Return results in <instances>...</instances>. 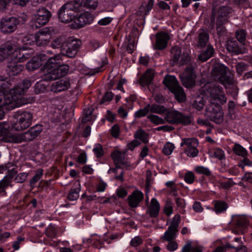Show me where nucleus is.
<instances>
[{
  "label": "nucleus",
  "instance_id": "f257e3e1",
  "mask_svg": "<svg viewBox=\"0 0 252 252\" xmlns=\"http://www.w3.org/2000/svg\"><path fill=\"white\" fill-rule=\"evenodd\" d=\"M73 72V68L68 64H64V105H66L64 119H66V125L69 124L74 115V106L76 101L75 92L76 84L74 78L64 76Z\"/></svg>",
  "mask_w": 252,
  "mask_h": 252
},
{
  "label": "nucleus",
  "instance_id": "f03ea898",
  "mask_svg": "<svg viewBox=\"0 0 252 252\" xmlns=\"http://www.w3.org/2000/svg\"><path fill=\"white\" fill-rule=\"evenodd\" d=\"M62 56L58 55L49 58L43 66L44 74L42 78L45 81L54 80L63 76Z\"/></svg>",
  "mask_w": 252,
  "mask_h": 252
},
{
  "label": "nucleus",
  "instance_id": "7ed1b4c3",
  "mask_svg": "<svg viewBox=\"0 0 252 252\" xmlns=\"http://www.w3.org/2000/svg\"><path fill=\"white\" fill-rule=\"evenodd\" d=\"M75 9H64V23L73 29H80L87 24H91L94 20L91 14L85 13L79 15Z\"/></svg>",
  "mask_w": 252,
  "mask_h": 252
},
{
  "label": "nucleus",
  "instance_id": "20e7f679",
  "mask_svg": "<svg viewBox=\"0 0 252 252\" xmlns=\"http://www.w3.org/2000/svg\"><path fill=\"white\" fill-rule=\"evenodd\" d=\"M214 79L219 81L225 87L233 83V73L222 64H216L212 71Z\"/></svg>",
  "mask_w": 252,
  "mask_h": 252
},
{
  "label": "nucleus",
  "instance_id": "39448f33",
  "mask_svg": "<svg viewBox=\"0 0 252 252\" xmlns=\"http://www.w3.org/2000/svg\"><path fill=\"white\" fill-rule=\"evenodd\" d=\"M32 114L29 111H18L13 115L11 126L16 131H22L29 127L32 122Z\"/></svg>",
  "mask_w": 252,
  "mask_h": 252
},
{
  "label": "nucleus",
  "instance_id": "423d86ee",
  "mask_svg": "<svg viewBox=\"0 0 252 252\" xmlns=\"http://www.w3.org/2000/svg\"><path fill=\"white\" fill-rule=\"evenodd\" d=\"M26 21L24 17L10 16L2 18L0 21V30L4 34H10L15 32L18 26Z\"/></svg>",
  "mask_w": 252,
  "mask_h": 252
},
{
  "label": "nucleus",
  "instance_id": "0eeeda50",
  "mask_svg": "<svg viewBox=\"0 0 252 252\" xmlns=\"http://www.w3.org/2000/svg\"><path fill=\"white\" fill-rule=\"evenodd\" d=\"M209 102L205 109V116L211 121L221 124L223 121V113L221 107L215 102Z\"/></svg>",
  "mask_w": 252,
  "mask_h": 252
},
{
  "label": "nucleus",
  "instance_id": "6e6552de",
  "mask_svg": "<svg viewBox=\"0 0 252 252\" xmlns=\"http://www.w3.org/2000/svg\"><path fill=\"white\" fill-rule=\"evenodd\" d=\"M98 5L97 0H75L64 4V9L79 10L83 6L89 9H95Z\"/></svg>",
  "mask_w": 252,
  "mask_h": 252
},
{
  "label": "nucleus",
  "instance_id": "1a4fd4ad",
  "mask_svg": "<svg viewBox=\"0 0 252 252\" xmlns=\"http://www.w3.org/2000/svg\"><path fill=\"white\" fill-rule=\"evenodd\" d=\"M198 141L195 138H183L180 146L183 147L185 153L189 157H195L198 155L197 147Z\"/></svg>",
  "mask_w": 252,
  "mask_h": 252
},
{
  "label": "nucleus",
  "instance_id": "9d476101",
  "mask_svg": "<svg viewBox=\"0 0 252 252\" xmlns=\"http://www.w3.org/2000/svg\"><path fill=\"white\" fill-rule=\"evenodd\" d=\"M180 221V216L178 215H175L171 224L161 237V239L166 241L174 240L177 236Z\"/></svg>",
  "mask_w": 252,
  "mask_h": 252
},
{
  "label": "nucleus",
  "instance_id": "9b49d317",
  "mask_svg": "<svg viewBox=\"0 0 252 252\" xmlns=\"http://www.w3.org/2000/svg\"><path fill=\"white\" fill-rule=\"evenodd\" d=\"M35 20L34 23L32 25L33 28H40L41 26L46 24L51 16V13L45 8H39L35 14Z\"/></svg>",
  "mask_w": 252,
  "mask_h": 252
},
{
  "label": "nucleus",
  "instance_id": "f8f14e48",
  "mask_svg": "<svg viewBox=\"0 0 252 252\" xmlns=\"http://www.w3.org/2000/svg\"><path fill=\"white\" fill-rule=\"evenodd\" d=\"M180 77L183 85L186 88H191L194 86L196 76L192 67H187Z\"/></svg>",
  "mask_w": 252,
  "mask_h": 252
},
{
  "label": "nucleus",
  "instance_id": "ddd939ff",
  "mask_svg": "<svg viewBox=\"0 0 252 252\" xmlns=\"http://www.w3.org/2000/svg\"><path fill=\"white\" fill-rule=\"evenodd\" d=\"M81 41L77 38L73 37H69L65 42V46L64 47V51L65 53H64V56H66L68 58L74 57L80 47Z\"/></svg>",
  "mask_w": 252,
  "mask_h": 252
},
{
  "label": "nucleus",
  "instance_id": "4468645a",
  "mask_svg": "<svg viewBox=\"0 0 252 252\" xmlns=\"http://www.w3.org/2000/svg\"><path fill=\"white\" fill-rule=\"evenodd\" d=\"M172 57L173 64H179L183 65L189 63L190 58L187 53H182L180 47L176 46L172 47L171 51Z\"/></svg>",
  "mask_w": 252,
  "mask_h": 252
},
{
  "label": "nucleus",
  "instance_id": "2eb2a0df",
  "mask_svg": "<svg viewBox=\"0 0 252 252\" xmlns=\"http://www.w3.org/2000/svg\"><path fill=\"white\" fill-rule=\"evenodd\" d=\"M209 92L210 94L209 101L219 102L224 104L226 102L227 99L223 92L222 88L220 86H213L210 88Z\"/></svg>",
  "mask_w": 252,
  "mask_h": 252
},
{
  "label": "nucleus",
  "instance_id": "dca6fc26",
  "mask_svg": "<svg viewBox=\"0 0 252 252\" xmlns=\"http://www.w3.org/2000/svg\"><path fill=\"white\" fill-rule=\"evenodd\" d=\"M32 83L30 80L25 79L22 82L18 83L10 91V93L15 96L24 94L28 89L31 86Z\"/></svg>",
  "mask_w": 252,
  "mask_h": 252
},
{
  "label": "nucleus",
  "instance_id": "f3484780",
  "mask_svg": "<svg viewBox=\"0 0 252 252\" xmlns=\"http://www.w3.org/2000/svg\"><path fill=\"white\" fill-rule=\"evenodd\" d=\"M156 42L154 46L155 49L163 50L165 48L169 39V34L165 32H158L156 34Z\"/></svg>",
  "mask_w": 252,
  "mask_h": 252
},
{
  "label": "nucleus",
  "instance_id": "a211bd4d",
  "mask_svg": "<svg viewBox=\"0 0 252 252\" xmlns=\"http://www.w3.org/2000/svg\"><path fill=\"white\" fill-rule=\"evenodd\" d=\"M11 56L15 62H23L31 57V54L26 50L16 49L15 46Z\"/></svg>",
  "mask_w": 252,
  "mask_h": 252
},
{
  "label": "nucleus",
  "instance_id": "6ab92c4d",
  "mask_svg": "<svg viewBox=\"0 0 252 252\" xmlns=\"http://www.w3.org/2000/svg\"><path fill=\"white\" fill-rule=\"evenodd\" d=\"M15 45L10 42H7L0 47V62L3 61L11 55Z\"/></svg>",
  "mask_w": 252,
  "mask_h": 252
},
{
  "label": "nucleus",
  "instance_id": "aec40b11",
  "mask_svg": "<svg viewBox=\"0 0 252 252\" xmlns=\"http://www.w3.org/2000/svg\"><path fill=\"white\" fill-rule=\"evenodd\" d=\"M143 197L144 195L142 192L139 190L134 191L127 198L129 206L131 208L137 207Z\"/></svg>",
  "mask_w": 252,
  "mask_h": 252
},
{
  "label": "nucleus",
  "instance_id": "412c9836",
  "mask_svg": "<svg viewBox=\"0 0 252 252\" xmlns=\"http://www.w3.org/2000/svg\"><path fill=\"white\" fill-rule=\"evenodd\" d=\"M160 205L158 201L153 198L150 205L147 207L146 212L151 218H156L159 214Z\"/></svg>",
  "mask_w": 252,
  "mask_h": 252
},
{
  "label": "nucleus",
  "instance_id": "4be33fe9",
  "mask_svg": "<svg viewBox=\"0 0 252 252\" xmlns=\"http://www.w3.org/2000/svg\"><path fill=\"white\" fill-rule=\"evenodd\" d=\"M37 127V126L32 127L26 132L22 133L23 142L32 141L40 133L41 129H36Z\"/></svg>",
  "mask_w": 252,
  "mask_h": 252
},
{
  "label": "nucleus",
  "instance_id": "5701e85b",
  "mask_svg": "<svg viewBox=\"0 0 252 252\" xmlns=\"http://www.w3.org/2000/svg\"><path fill=\"white\" fill-rule=\"evenodd\" d=\"M23 69V65L14 62L7 65L6 71L9 76H13L20 73Z\"/></svg>",
  "mask_w": 252,
  "mask_h": 252
},
{
  "label": "nucleus",
  "instance_id": "b1692460",
  "mask_svg": "<svg viewBox=\"0 0 252 252\" xmlns=\"http://www.w3.org/2000/svg\"><path fill=\"white\" fill-rule=\"evenodd\" d=\"M154 76V71L148 69L139 79V84L143 87L149 85L152 81Z\"/></svg>",
  "mask_w": 252,
  "mask_h": 252
},
{
  "label": "nucleus",
  "instance_id": "393cba45",
  "mask_svg": "<svg viewBox=\"0 0 252 252\" xmlns=\"http://www.w3.org/2000/svg\"><path fill=\"white\" fill-rule=\"evenodd\" d=\"M209 35L208 32L201 29L199 31L197 46L200 48L204 47L208 42Z\"/></svg>",
  "mask_w": 252,
  "mask_h": 252
},
{
  "label": "nucleus",
  "instance_id": "a878e982",
  "mask_svg": "<svg viewBox=\"0 0 252 252\" xmlns=\"http://www.w3.org/2000/svg\"><path fill=\"white\" fill-rule=\"evenodd\" d=\"M163 83L170 91L179 85L175 77L172 75L166 76L163 80Z\"/></svg>",
  "mask_w": 252,
  "mask_h": 252
},
{
  "label": "nucleus",
  "instance_id": "bb28decb",
  "mask_svg": "<svg viewBox=\"0 0 252 252\" xmlns=\"http://www.w3.org/2000/svg\"><path fill=\"white\" fill-rule=\"evenodd\" d=\"M180 113L181 112L175 110L169 111L166 113L165 116V120L169 124H178Z\"/></svg>",
  "mask_w": 252,
  "mask_h": 252
},
{
  "label": "nucleus",
  "instance_id": "cd10ccee",
  "mask_svg": "<svg viewBox=\"0 0 252 252\" xmlns=\"http://www.w3.org/2000/svg\"><path fill=\"white\" fill-rule=\"evenodd\" d=\"M227 50L230 52L238 54L242 53V50L237 41L229 39L227 43Z\"/></svg>",
  "mask_w": 252,
  "mask_h": 252
},
{
  "label": "nucleus",
  "instance_id": "c85d7f7f",
  "mask_svg": "<svg viewBox=\"0 0 252 252\" xmlns=\"http://www.w3.org/2000/svg\"><path fill=\"white\" fill-rule=\"evenodd\" d=\"M214 53V49L212 45H208L207 48L198 56V59L202 62H205Z\"/></svg>",
  "mask_w": 252,
  "mask_h": 252
},
{
  "label": "nucleus",
  "instance_id": "c756f323",
  "mask_svg": "<svg viewBox=\"0 0 252 252\" xmlns=\"http://www.w3.org/2000/svg\"><path fill=\"white\" fill-rule=\"evenodd\" d=\"M41 64L42 63L39 58L34 57L28 62L26 68L29 71H33L38 68Z\"/></svg>",
  "mask_w": 252,
  "mask_h": 252
},
{
  "label": "nucleus",
  "instance_id": "7c9ffc66",
  "mask_svg": "<svg viewBox=\"0 0 252 252\" xmlns=\"http://www.w3.org/2000/svg\"><path fill=\"white\" fill-rule=\"evenodd\" d=\"M175 95V98L179 102H183L186 100V94L183 89L180 85L171 91Z\"/></svg>",
  "mask_w": 252,
  "mask_h": 252
},
{
  "label": "nucleus",
  "instance_id": "2f4dec72",
  "mask_svg": "<svg viewBox=\"0 0 252 252\" xmlns=\"http://www.w3.org/2000/svg\"><path fill=\"white\" fill-rule=\"evenodd\" d=\"M235 221L236 227L241 231L246 227L248 223L247 218L244 216L237 217L235 218Z\"/></svg>",
  "mask_w": 252,
  "mask_h": 252
},
{
  "label": "nucleus",
  "instance_id": "473e14b6",
  "mask_svg": "<svg viewBox=\"0 0 252 252\" xmlns=\"http://www.w3.org/2000/svg\"><path fill=\"white\" fill-rule=\"evenodd\" d=\"M210 156L212 158H216L220 160L225 159L224 152L219 148H214L210 151Z\"/></svg>",
  "mask_w": 252,
  "mask_h": 252
},
{
  "label": "nucleus",
  "instance_id": "72a5a7b5",
  "mask_svg": "<svg viewBox=\"0 0 252 252\" xmlns=\"http://www.w3.org/2000/svg\"><path fill=\"white\" fill-rule=\"evenodd\" d=\"M231 12V9L228 6H222L218 11L217 19H227V16Z\"/></svg>",
  "mask_w": 252,
  "mask_h": 252
},
{
  "label": "nucleus",
  "instance_id": "f704fd0d",
  "mask_svg": "<svg viewBox=\"0 0 252 252\" xmlns=\"http://www.w3.org/2000/svg\"><path fill=\"white\" fill-rule=\"evenodd\" d=\"M11 80H7V78L3 76H0V93L8 89L12 86Z\"/></svg>",
  "mask_w": 252,
  "mask_h": 252
},
{
  "label": "nucleus",
  "instance_id": "c9c22d12",
  "mask_svg": "<svg viewBox=\"0 0 252 252\" xmlns=\"http://www.w3.org/2000/svg\"><path fill=\"white\" fill-rule=\"evenodd\" d=\"M124 156V154L118 150H115L111 154V157L116 164H119L123 162Z\"/></svg>",
  "mask_w": 252,
  "mask_h": 252
},
{
  "label": "nucleus",
  "instance_id": "e433bc0d",
  "mask_svg": "<svg viewBox=\"0 0 252 252\" xmlns=\"http://www.w3.org/2000/svg\"><path fill=\"white\" fill-rule=\"evenodd\" d=\"M233 150L234 152L239 156L245 158L248 155L247 150L240 144H235L233 148Z\"/></svg>",
  "mask_w": 252,
  "mask_h": 252
},
{
  "label": "nucleus",
  "instance_id": "4c0bfd02",
  "mask_svg": "<svg viewBox=\"0 0 252 252\" xmlns=\"http://www.w3.org/2000/svg\"><path fill=\"white\" fill-rule=\"evenodd\" d=\"M227 22V19H217V31L218 34L221 35L224 33L225 29L223 25Z\"/></svg>",
  "mask_w": 252,
  "mask_h": 252
},
{
  "label": "nucleus",
  "instance_id": "58836bf2",
  "mask_svg": "<svg viewBox=\"0 0 252 252\" xmlns=\"http://www.w3.org/2000/svg\"><path fill=\"white\" fill-rule=\"evenodd\" d=\"M134 137L137 139L141 140L144 143H147L149 141L148 134L141 129L136 132Z\"/></svg>",
  "mask_w": 252,
  "mask_h": 252
},
{
  "label": "nucleus",
  "instance_id": "ea45409f",
  "mask_svg": "<svg viewBox=\"0 0 252 252\" xmlns=\"http://www.w3.org/2000/svg\"><path fill=\"white\" fill-rule=\"evenodd\" d=\"M192 117L190 115H187L180 113V116L179 117L178 124H180L184 125H188L192 122Z\"/></svg>",
  "mask_w": 252,
  "mask_h": 252
},
{
  "label": "nucleus",
  "instance_id": "a19ab883",
  "mask_svg": "<svg viewBox=\"0 0 252 252\" xmlns=\"http://www.w3.org/2000/svg\"><path fill=\"white\" fill-rule=\"evenodd\" d=\"M154 3V0H148L147 4L142 5L139 9L140 12L147 15L152 9Z\"/></svg>",
  "mask_w": 252,
  "mask_h": 252
},
{
  "label": "nucleus",
  "instance_id": "79ce46f5",
  "mask_svg": "<svg viewBox=\"0 0 252 252\" xmlns=\"http://www.w3.org/2000/svg\"><path fill=\"white\" fill-rule=\"evenodd\" d=\"M12 187V184H9L8 181L2 179L0 181V194L4 195L6 194V189L9 187Z\"/></svg>",
  "mask_w": 252,
  "mask_h": 252
},
{
  "label": "nucleus",
  "instance_id": "37998d69",
  "mask_svg": "<svg viewBox=\"0 0 252 252\" xmlns=\"http://www.w3.org/2000/svg\"><path fill=\"white\" fill-rule=\"evenodd\" d=\"M227 208V204L223 201H217L215 204V211L217 214L224 212Z\"/></svg>",
  "mask_w": 252,
  "mask_h": 252
},
{
  "label": "nucleus",
  "instance_id": "c03bdc74",
  "mask_svg": "<svg viewBox=\"0 0 252 252\" xmlns=\"http://www.w3.org/2000/svg\"><path fill=\"white\" fill-rule=\"evenodd\" d=\"M80 191V188L79 187L70 189L69 193L67 195V199L70 201L77 200L79 197Z\"/></svg>",
  "mask_w": 252,
  "mask_h": 252
},
{
  "label": "nucleus",
  "instance_id": "a18cd8bd",
  "mask_svg": "<svg viewBox=\"0 0 252 252\" xmlns=\"http://www.w3.org/2000/svg\"><path fill=\"white\" fill-rule=\"evenodd\" d=\"M166 109L165 107L157 104L150 105V111L151 113L161 114L165 112Z\"/></svg>",
  "mask_w": 252,
  "mask_h": 252
},
{
  "label": "nucleus",
  "instance_id": "49530a36",
  "mask_svg": "<svg viewBox=\"0 0 252 252\" xmlns=\"http://www.w3.org/2000/svg\"><path fill=\"white\" fill-rule=\"evenodd\" d=\"M51 91L54 93H59L63 91V83L62 80L53 83L51 86Z\"/></svg>",
  "mask_w": 252,
  "mask_h": 252
},
{
  "label": "nucleus",
  "instance_id": "de8ad7c7",
  "mask_svg": "<svg viewBox=\"0 0 252 252\" xmlns=\"http://www.w3.org/2000/svg\"><path fill=\"white\" fill-rule=\"evenodd\" d=\"M193 106L194 108L200 111L202 110L204 106V99L202 97H197L193 103Z\"/></svg>",
  "mask_w": 252,
  "mask_h": 252
},
{
  "label": "nucleus",
  "instance_id": "09e8293b",
  "mask_svg": "<svg viewBox=\"0 0 252 252\" xmlns=\"http://www.w3.org/2000/svg\"><path fill=\"white\" fill-rule=\"evenodd\" d=\"M63 118V113L61 109H55L52 118V121L55 123L61 122Z\"/></svg>",
  "mask_w": 252,
  "mask_h": 252
},
{
  "label": "nucleus",
  "instance_id": "8fccbe9b",
  "mask_svg": "<svg viewBox=\"0 0 252 252\" xmlns=\"http://www.w3.org/2000/svg\"><path fill=\"white\" fill-rule=\"evenodd\" d=\"M22 133L18 135L12 134L7 137V141L8 142L19 143L23 142Z\"/></svg>",
  "mask_w": 252,
  "mask_h": 252
},
{
  "label": "nucleus",
  "instance_id": "3c124183",
  "mask_svg": "<svg viewBox=\"0 0 252 252\" xmlns=\"http://www.w3.org/2000/svg\"><path fill=\"white\" fill-rule=\"evenodd\" d=\"M235 35L237 40L241 43L244 44L246 37V33L245 31L244 30H238L236 32Z\"/></svg>",
  "mask_w": 252,
  "mask_h": 252
},
{
  "label": "nucleus",
  "instance_id": "603ef678",
  "mask_svg": "<svg viewBox=\"0 0 252 252\" xmlns=\"http://www.w3.org/2000/svg\"><path fill=\"white\" fill-rule=\"evenodd\" d=\"M175 147L174 145L171 143L167 142L163 146L162 152L165 155H170L173 152Z\"/></svg>",
  "mask_w": 252,
  "mask_h": 252
},
{
  "label": "nucleus",
  "instance_id": "864d4df0",
  "mask_svg": "<svg viewBox=\"0 0 252 252\" xmlns=\"http://www.w3.org/2000/svg\"><path fill=\"white\" fill-rule=\"evenodd\" d=\"M150 111V105H147L144 108L137 111L134 114L135 118H140L145 116Z\"/></svg>",
  "mask_w": 252,
  "mask_h": 252
},
{
  "label": "nucleus",
  "instance_id": "5fc2aeb1",
  "mask_svg": "<svg viewBox=\"0 0 252 252\" xmlns=\"http://www.w3.org/2000/svg\"><path fill=\"white\" fill-rule=\"evenodd\" d=\"M148 118L150 120L151 122L157 125L159 124H163L165 123V121L163 119L159 117L157 115H149L148 116Z\"/></svg>",
  "mask_w": 252,
  "mask_h": 252
},
{
  "label": "nucleus",
  "instance_id": "6e6d98bb",
  "mask_svg": "<svg viewBox=\"0 0 252 252\" xmlns=\"http://www.w3.org/2000/svg\"><path fill=\"white\" fill-rule=\"evenodd\" d=\"M12 99L8 96L6 97L3 94H0V108H2L5 105L11 103Z\"/></svg>",
  "mask_w": 252,
  "mask_h": 252
},
{
  "label": "nucleus",
  "instance_id": "4d7b16f0",
  "mask_svg": "<svg viewBox=\"0 0 252 252\" xmlns=\"http://www.w3.org/2000/svg\"><path fill=\"white\" fill-rule=\"evenodd\" d=\"M93 151L98 158L101 157L104 154L102 146L99 144H95Z\"/></svg>",
  "mask_w": 252,
  "mask_h": 252
},
{
  "label": "nucleus",
  "instance_id": "13d9d810",
  "mask_svg": "<svg viewBox=\"0 0 252 252\" xmlns=\"http://www.w3.org/2000/svg\"><path fill=\"white\" fill-rule=\"evenodd\" d=\"M84 116L82 117V123H86L92 120V109H85L84 110Z\"/></svg>",
  "mask_w": 252,
  "mask_h": 252
},
{
  "label": "nucleus",
  "instance_id": "bf43d9fd",
  "mask_svg": "<svg viewBox=\"0 0 252 252\" xmlns=\"http://www.w3.org/2000/svg\"><path fill=\"white\" fill-rule=\"evenodd\" d=\"M43 175V170L41 169H38L35 173L34 176L32 178L30 181V184L31 186L34 185L36 183L41 177Z\"/></svg>",
  "mask_w": 252,
  "mask_h": 252
},
{
  "label": "nucleus",
  "instance_id": "052dcab7",
  "mask_svg": "<svg viewBox=\"0 0 252 252\" xmlns=\"http://www.w3.org/2000/svg\"><path fill=\"white\" fill-rule=\"evenodd\" d=\"M195 171L198 174H203L206 176H209L211 174V171L208 168L202 166L196 167Z\"/></svg>",
  "mask_w": 252,
  "mask_h": 252
},
{
  "label": "nucleus",
  "instance_id": "680f3d73",
  "mask_svg": "<svg viewBox=\"0 0 252 252\" xmlns=\"http://www.w3.org/2000/svg\"><path fill=\"white\" fill-rule=\"evenodd\" d=\"M63 45V39L62 36L55 39L52 42V46L54 48H62Z\"/></svg>",
  "mask_w": 252,
  "mask_h": 252
},
{
  "label": "nucleus",
  "instance_id": "e2e57ef3",
  "mask_svg": "<svg viewBox=\"0 0 252 252\" xmlns=\"http://www.w3.org/2000/svg\"><path fill=\"white\" fill-rule=\"evenodd\" d=\"M53 31V29L52 28H44L40 29L38 31L37 34H41L45 36L50 37Z\"/></svg>",
  "mask_w": 252,
  "mask_h": 252
},
{
  "label": "nucleus",
  "instance_id": "0e129e2a",
  "mask_svg": "<svg viewBox=\"0 0 252 252\" xmlns=\"http://www.w3.org/2000/svg\"><path fill=\"white\" fill-rule=\"evenodd\" d=\"M46 235L50 238L55 237L56 235V231L53 225H49L45 230Z\"/></svg>",
  "mask_w": 252,
  "mask_h": 252
},
{
  "label": "nucleus",
  "instance_id": "69168bd1",
  "mask_svg": "<svg viewBox=\"0 0 252 252\" xmlns=\"http://www.w3.org/2000/svg\"><path fill=\"white\" fill-rule=\"evenodd\" d=\"M16 173L17 171L14 168H12V169L8 171L7 174L3 179L8 181V182H9V184H11L12 178Z\"/></svg>",
  "mask_w": 252,
  "mask_h": 252
},
{
  "label": "nucleus",
  "instance_id": "338daca9",
  "mask_svg": "<svg viewBox=\"0 0 252 252\" xmlns=\"http://www.w3.org/2000/svg\"><path fill=\"white\" fill-rule=\"evenodd\" d=\"M175 201L178 208L181 209L182 211H184V209L186 206L185 200L183 198L176 197Z\"/></svg>",
  "mask_w": 252,
  "mask_h": 252
},
{
  "label": "nucleus",
  "instance_id": "774afa93",
  "mask_svg": "<svg viewBox=\"0 0 252 252\" xmlns=\"http://www.w3.org/2000/svg\"><path fill=\"white\" fill-rule=\"evenodd\" d=\"M227 247L235 249V251L232 252H247V250L245 246H240V247H235V246L229 243L227 244Z\"/></svg>",
  "mask_w": 252,
  "mask_h": 252
}]
</instances>
